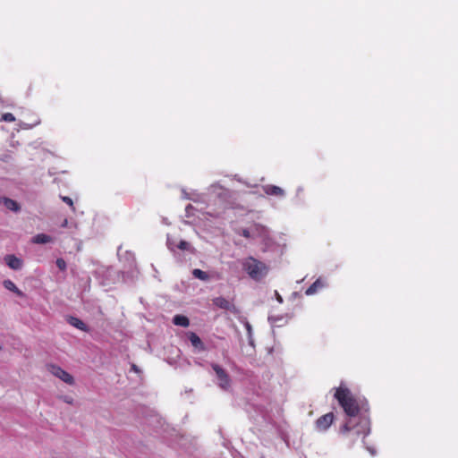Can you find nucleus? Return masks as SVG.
Wrapping results in <instances>:
<instances>
[{
  "instance_id": "nucleus-1",
  "label": "nucleus",
  "mask_w": 458,
  "mask_h": 458,
  "mask_svg": "<svg viewBox=\"0 0 458 458\" xmlns=\"http://www.w3.org/2000/svg\"><path fill=\"white\" fill-rule=\"evenodd\" d=\"M335 398L343 407L348 417L345 423L341 427V434H352L355 437L362 436L365 438L370 433V420L369 418V405L366 401L359 402L351 391L340 386L336 388Z\"/></svg>"
},
{
  "instance_id": "nucleus-2",
  "label": "nucleus",
  "mask_w": 458,
  "mask_h": 458,
  "mask_svg": "<svg viewBox=\"0 0 458 458\" xmlns=\"http://www.w3.org/2000/svg\"><path fill=\"white\" fill-rule=\"evenodd\" d=\"M241 264L242 269L255 281L262 280L269 271V267L266 263L251 256L243 259Z\"/></svg>"
},
{
  "instance_id": "nucleus-3",
  "label": "nucleus",
  "mask_w": 458,
  "mask_h": 458,
  "mask_svg": "<svg viewBox=\"0 0 458 458\" xmlns=\"http://www.w3.org/2000/svg\"><path fill=\"white\" fill-rule=\"evenodd\" d=\"M251 230L252 239H259L264 245L263 251L268 250L273 243L268 229L259 224H255L251 226Z\"/></svg>"
},
{
  "instance_id": "nucleus-4",
  "label": "nucleus",
  "mask_w": 458,
  "mask_h": 458,
  "mask_svg": "<svg viewBox=\"0 0 458 458\" xmlns=\"http://www.w3.org/2000/svg\"><path fill=\"white\" fill-rule=\"evenodd\" d=\"M211 368L216 374V383L224 391H228L231 388V377L229 374L220 365L211 363Z\"/></svg>"
},
{
  "instance_id": "nucleus-5",
  "label": "nucleus",
  "mask_w": 458,
  "mask_h": 458,
  "mask_svg": "<svg viewBox=\"0 0 458 458\" xmlns=\"http://www.w3.org/2000/svg\"><path fill=\"white\" fill-rule=\"evenodd\" d=\"M333 421H334V413L328 412V413L319 417L315 421V428H316V430H318L319 432H325L329 428V427L332 425Z\"/></svg>"
},
{
  "instance_id": "nucleus-6",
  "label": "nucleus",
  "mask_w": 458,
  "mask_h": 458,
  "mask_svg": "<svg viewBox=\"0 0 458 458\" xmlns=\"http://www.w3.org/2000/svg\"><path fill=\"white\" fill-rule=\"evenodd\" d=\"M50 372L56 377L63 380L64 383L72 385L74 383L73 377L68 372L64 370L59 366L51 365L49 368Z\"/></svg>"
},
{
  "instance_id": "nucleus-7",
  "label": "nucleus",
  "mask_w": 458,
  "mask_h": 458,
  "mask_svg": "<svg viewBox=\"0 0 458 458\" xmlns=\"http://www.w3.org/2000/svg\"><path fill=\"white\" fill-rule=\"evenodd\" d=\"M186 336L196 352L206 351V345L196 333L188 332Z\"/></svg>"
},
{
  "instance_id": "nucleus-8",
  "label": "nucleus",
  "mask_w": 458,
  "mask_h": 458,
  "mask_svg": "<svg viewBox=\"0 0 458 458\" xmlns=\"http://www.w3.org/2000/svg\"><path fill=\"white\" fill-rule=\"evenodd\" d=\"M5 264L13 270H20L22 267V259L17 258L15 255L8 254L4 258Z\"/></svg>"
},
{
  "instance_id": "nucleus-9",
  "label": "nucleus",
  "mask_w": 458,
  "mask_h": 458,
  "mask_svg": "<svg viewBox=\"0 0 458 458\" xmlns=\"http://www.w3.org/2000/svg\"><path fill=\"white\" fill-rule=\"evenodd\" d=\"M214 304L223 310L234 312L236 310L235 306L224 297L215 298L213 301Z\"/></svg>"
},
{
  "instance_id": "nucleus-10",
  "label": "nucleus",
  "mask_w": 458,
  "mask_h": 458,
  "mask_svg": "<svg viewBox=\"0 0 458 458\" xmlns=\"http://www.w3.org/2000/svg\"><path fill=\"white\" fill-rule=\"evenodd\" d=\"M0 203L3 204L6 209L11 210L13 212H19L21 209V206L19 203L12 199L8 197H1L0 198Z\"/></svg>"
},
{
  "instance_id": "nucleus-11",
  "label": "nucleus",
  "mask_w": 458,
  "mask_h": 458,
  "mask_svg": "<svg viewBox=\"0 0 458 458\" xmlns=\"http://www.w3.org/2000/svg\"><path fill=\"white\" fill-rule=\"evenodd\" d=\"M262 189L264 192L267 195L272 196H278V197H284L285 193L284 191L280 188L279 186L272 185V184H267L262 186Z\"/></svg>"
},
{
  "instance_id": "nucleus-12",
  "label": "nucleus",
  "mask_w": 458,
  "mask_h": 458,
  "mask_svg": "<svg viewBox=\"0 0 458 458\" xmlns=\"http://www.w3.org/2000/svg\"><path fill=\"white\" fill-rule=\"evenodd\" d=\"M30 242L34 244H47L54 242L55 238L46 233H38L31 238Z\"/></svg>"
},
{
  "instance_id": "nucleus-13",
  "label": "nucleus",
  "mask_w": 458,
  "mask_h": 458,
  "mask_svg": "<svg viewBox=\"0 0 458 458\" xmlns=\"http://www.w3.org/2000/svg\"><path fill=\"white\" fill-rule=\"evenodd\" d=\"M208 192L210 194H214V195L217 196L218 198H226L228 195L227 190L225 189L224 187H222L217 182L210 185V187L208 188Z\"/></svg>"
},
{
  "instance_id": "nucleus-14",
  "label": "nucleus",
  "mask_w": 458,
  "mask_h": 458,
  "mask_svg": "<svg viewBox=\"0 0 458 458\" xmlns=\"http://www.w3.org/2000/svg\"><path fill=\"white\" fill-rule=\"evenodd\" d=\"M67 322L71 326H72V327H76V328H78V329H80V330H81L83 332H89V327L82 320H81L80 318H78L76 317L69 316L67 318Z\"/></svg>"
},
{
  "instance_id": "nucleus-15",
  "label": "nucleus",
  "mask_w": 458,
  "mask_h": 458,
  "mask_svg": "<svg viewBox=\"0 0 458 458\" xmlns=\"http://www.w3.org/2000/svg\"><path fill=\"white\" fill-rule=\"evenodd\" d=\"M3 285H4V287L6 290H8V291H10V292H12V293H15V294H16L17 296H19V297H24V296H25L24 293H23V292H21V290L16 286V284H15L12 280H10V279H5V280H4V281H3Z\"/></svg>"
},
{
  "instance_id": "nucleus-16",
  "label": "nucleus",
  "mask_w": 458,
  "mask_h": 458,
  "mask_svg": "<svg viewBox=\"0 0 458 458\" xmlns=\"http://www.w3.org/2000/svg\"><path fill=\"white\" fill-rule=\"evenodd\" d=\"M173 323L176 326L187 327L190 325V320L183 315H175L173 318Z\"/></svg>"
},
{
  "instance_id": "nucleus-17",
  "label": "nucleus",
  "mask_w": 458,
  "mask_h": 458,
  "mask_svg": "<svg viewBox=\"0 0 458 458\" xmlns=\"http://www.w3.org/2000/svg\"><path fill=\"white\" fill-rule=\"evenodd\" d=\"M324 287V284L320 279H317L306 291V295H313L318 292V288Z\"/></svg>"
},
{
  "instance_id": "nucleus-18",
  "label": "nucleus",
  "mask_w": 458,
  "mask_h": 458,
  "mask_svg": "<svg viewBox=\"0 0 458 458\" xmlns=\"http://www.w3.org/2000/svg\"><path fill=\"white\" fill-rule=\"evenodd\" d=\"M192 276L195 277V278H198L203 282H208L210 280V276L208 273L205 272V271H202L201 269H199V268H195L192 270Z\"/></svg>"
},
{
  "instance_id": "nucleus-19",
  "label": "nucleus",
  "mask_w": 458,
  "mask_h": 458,
  "mask_svg": "<svg viewBox=\"0 0 458 458\" xmlns=\"http://www.w3.org/2000/svg\"><path fill=\"white\" fill-rule=\"evenodd\" d=\"M177 249L181 250H186V251H189L191 253L194 252V248L191 245L190 242H186L184 240H180L178 242Z\"/></svg>"
},
{
  "instance_id": "nucleus-20",
  "label": "nucleus",
  "mask_w": 458,
  "mask_h": 458,
  "mask_svg": "<svg viewBox=\"0 0 458 458\" xmlns=\"http://www.w3.org/2000/svg\"><path fill=\"white\" fill-rule=\"evenodd\" d=\"M177 244H178V242L173 238L171 235H167V238H166V246L168 248V250L170 251H172L173 253H175L176 250H177Z\"/></svg>"
},
{
  "instance_id": "nucleus-21",
  "label": "nucleus",
  "mask_w": 458,
  "mask_h": 458,
  "mask_svg": "<svg viewBox=\"0 0 458 458\" xmlns=\"http://www.w3.org/2000/svg\"><path fill=\"white\" fill-rule=\"evenodd\" d=\"M237 233L247 239H252L251 227L239 229Z\"/></svg>"
},
{
  "instance_id": "nucleus-22",
  "label": "nucleus",
  "mask_w": 458,
  "mask_h": 458,
  "mask_svg": "<svg viewBox=\"0 0 458 458\" xmlns=\"http://www.w3.org/2000/svg\"><path fill=\"white\" fill-rule=\"evenodd\" d=\"M56 267L61 270L64 271L66 270L67 265L64 259L58 258L55 261Z\"/></svg>"
},
{
  "instance_id": "nucleus-23",
  "label": "nucleus",
  "mask_w": 458,
  "mask_h": 458,
  "mask_svg": "<svg viewBox=\"0 0 458 458\" xmlns=\"http://www.w3.org/2000/svg\"><path fill=\"white\" fill-rule=\"evenodd\" d=\"M2 121H4V122H8V123H11V122H13L15 121V117L13 114L11 113H5L2 115V118H1Z\"/></svg>"
},
{
  "instance_id": "nucleus-24",
  "label": "nucleus",
  "mask_w": 458,
  "mask_h": 458,
  "mask_svg": "<svg viewBox=\"0 0 458 458\" xmlns=\"http://www.w3.org/2000/svg\"><path fill=\"white\" fill-rule=\"evenodd\" d=\"M125 258L129 262L130 267H132L135 261L134 255L131 251H125Z\"/></svg>"
},
{
  "instance_id": "nucleus-25",
  "label": "nucleus",
  "mask_w": 458,
  "mask_h": 458,
  "mask_svg": "<svg viewBox=\"0 0 458 458\" xmlns=\"http://www.w3.org/2000/svg\"><path fill=\"white\" fill-rule=\"evenodd\" d=\"M61 198H62V200H63L64 202H65L66 204H68V205L72 208V210H74L73 202H72V199L70 197L63 196V197H61Z\"/></svg>"
},
{
  "instance_id": "nucleus-26",
  "label": "nucleus",
  "mask_w": 458,
  "mask_h": 458,
  "mask_svg": "<svg viewBox=\"0 0 458 458\" xmlns=\"http://www.w3.org/2000/svg\"><path fill=\"white\" fill-rule=\"evenodd\" d=\"M245 328L247 330L248 336L252 335V327L249 322L245 323Z\"/></svg>"
},
{
  "instance_id": "nucleus-27",
  "label": "nucleus",
  "mask_w": 458,
  "mask_h": 458,
  "mask_svg": "<svg viewBox=\"0 0 458 458\" xmlns=\"http://www.w3.org/2000/svg\"><path fill=\"white\" fill-rule=\"evenodd\" d=\"M366 449L369 451V453L372 456L376 455V454H377V450H376V448H375V447H372V446H366Z\"/></svg>"
},
{
  "instance_id": "nucleus-28",
  "label": "nucleus",
  "mask_w": 458,
  "mask_h": 458,
  "mask_svg": "<svg viewBox=\"0 0 458 458\" xmlns=\"http://www.w3.org/2000/svg\"><path fill=\"white\" fill-rule=\"evenodd\" d=\"M282 318H278V317H268V320L272 323V324H275L276 323L277 321L281 320Z\"/></svg>"
},
{
  "instance_id": "nucleus-29",
  "label": "nucleus",
  "mask_w": 458,
  "mask_h": 458,
  "mask_svg": "<svg viewBox=\"0 0 458 458\" xmlns=\"http://www.w3.org/2000/svg\"><path fill=\"white\" fill-rule=\"evenodd\" d=\"M275 296L279 303H283V297L278 293L277 291H275Z\"/></svg>"
},
{
  "instance_id": "nucleus-30",
  "label": "nucleus",
  "mask_w": 458,
  "mask_h": 458,
  "mask_svg": "<svg viewBox=\"0 0 458 458\" xmlns=\"http://www.w3.org/2000/svg\"><path fill=\"white\" fill-rule=\"evenodd\" d=\"M182 196L184 199H192V200H196L195 199L191 198L185 191H182Z\"/></svg>"
},
{
  "instance_id": "nucleus-31",
  "label": "nucleus",
  "mask_w": 458,
  "mask_h": 458,
  "mask_svg": "<svg viewBox=\"0 0 458 458\" xmlns=\"http://www.w3.org/2000/svg\"><path fill=\"white\" fill-rule=\"evenodd\" d=\"M191 209H193V207H192L191 204H189V205L186 207V208H185L186 213H187V216H190V210H191Z\"/></svg>"
},
{
  "instance_id": "nucleus-32",
  "label": "nucleus",
  "mask_w": 458,
  "mask_h": 458,
  "mask_svg": "<svg viewBox=\"0 0 458 458\" xmlns=\"http://www.w3.org/2000/svg\"><path fill=\"white\" fill-rule=\"evenodd\" d=\"M248 340H249V344H250V345H251L252 347H254V339H253V336H252V335L248 336Z\"/></svg>"
},
{
  "instance_id": "nucleus-33",
  "label": "nucleus",
  "mask_w": 458,
  "mask_h": 458,
  "mask_svg": "<svg viewBox=\"0 0 458 458\" xmlns=\"http://www.w3.org/2000/svg\"><path fill=\"white\" fill-rule=\"evenodd\" d=\"M64 402L67 403H72V398L70 397V396H65L64 397Z\"/></svg>"
},
{
  "instance_id": "nucleus-34",
  "label": "nucleus",
  "mask_w": 458,
  "mask_h": 458,
  "mask_svg": "<svg viewBox=\"0 0 458 458\" xmlns=\"http://www.w3.org/2000/svg\"><path fill=\"white\" fill-rule=\"evenodd\" d=\"M62 227H67L68 226V220L64 219V222L61 225Z\"/></svg>"
},
{
  "instance_id": "nucleus-35",
  "label": "nucleus",
  "mask_w": 458,
  "mask_h": 458,
  "mask_svg": "<svg viewBox=\"0 0 458 458\" xmlns=\"http://www.w3.org/2000/svg\"><path fill=\"white\" fill-rule=\"evenodd\" d=\"M131 369L134 370L135 372L139 371L138 367L134 364L131 366Z\"/></svg>"
},
{
  "instance_id": "nucleus-36",
  "label": "nucleus",
  "mask_w": 458,
  "mask_h": 458,
  "mask_svg": "<svg viewBox=\"0 0 458 458\" xmlns=\"http://www.w3.org/2000/svg\"><path fill=\"white\" fill-rule=\"evenodd\" d=\"M121 250H122V247L120 246V247L118 248V250H117V254H118V256H119L120 258L122 257Z\"/></svg>"
}]
</instances>
